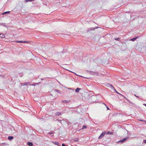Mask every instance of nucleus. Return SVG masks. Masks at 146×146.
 Segmentation results:
<instances>
[{"label": "nucleus", "instance_id": "nucleus-1", "mask_svg": "<svg viewBox=\"0 0 146 146\" xmlns=\"http://www.w3.org/2000/svg\"><path fill=\"white\" fill-rule=\"evenodd\" d=\"M110 86H111V87L112 88H113L115 91L118 94H120L121 96L123 97H124L127 101L128 102L130 103V104H132V102H131L130 101H129V100L127 98H126L125 96H123V95H122V94H119L118 92L115 89V88L114 87L111 85H110Z\"/></svg>", "mask_w": 146, "mask_h": 146}, {"label": "nucleus", "instance_id": "nucleus-2", "mask_svg": "<svg viewBox=\"0 0 146 146\" xmlns=\"http://www.w3.org/2000/svg\"><path fill=\"white\" fill-rule=\"evenodd\" d=\"M106 133V132L105 131L103 132L101 134L100 136L99 137L98 139H102V137H104Z\"/></svg>", "mask_w": 146, "mask_h": 146}, {"label": "nucleus", "instance_id": "nucleus-3", "mask_svg": "<svg viewBox=\"0 0 146 146\" xmlns=\"http://www.w3.org/2000/svg\"><path fill=\"white\" fill-rule=\"evenodd\" d=\"M129 138L128 137H127L126 138H123L122 140H121L120 141H119L118 142V143H122L123 142L125 141L127 139H128Z\"/></svg>", "mask_w": 146, "mask_h": 146}, {"label": "nucleus", "instance_id": "nucleus-4", "mask_svg": "<svg viewBox=\"0 0 146 146\" xmlns=\"http://www.w3.org/2000/svg\"><path fill=\"white\" fill-rule=\"evenodd\" d=\"M90 74H91L92 75H98V72H90Z\"/></svg>", "mask_w": 146, "mask_h": 146}, {"label": "nucleus", "instance_id": "nucleus-5", "mask_svg": "<svg viewBox=\"0 0 146 146\" xmlns=\"http://www.w3.org/2000/svg\"><path fill=\"white\" fill-rule=\"evenodd\" d=\"M29 84H30L29 82H27L25 83H21V85L22 86H25V85L27 86L28 85H29Z\"/></svg>", "mask_w": 146, "mask_h": 146}, {"label": "nucleus", "instance_id": "nucleus-6", "mask_svg": "<svg viewBox=\"0 0 146 146\" xmlns=\"http://www.w3.org/2000/svg\"><path fill=\"white\" fill-rule=\"evenodd\" d=\"M15 42L17 43H27V42L25 41H16Z\"/></svg>", "mask_w": 146, "mask_h": 146}, {"label": "nucleus", "instance_id": "nucleus-7", "mask_svg": "<svg viewBox=\"0 0 146 146\" xmlns=\"http://www.w3.org/2000/svg\"><path fill=\"white\" fill-rule=\"evenodd\" d=\"M53 143H54V144L56 145H57L58 146H60V144L59 145V144L58 142L57 141H55V142H53Z\"/></svg>", "mask_w": 146, "mask_h": 146}, {"label": "nucleus", "instance_id": "nucleus-8", "mask_svg": "<svg viewBox=\"0 0 146 146\" xmlns=\"http://www.w3.org/2000/svg\"><path fill=\"white\" fill-rule=\"evenodd\" d=\"M8 139L9 140H12L14 139V137L12 136H9L8 137Z\"/></svg>", "mask_w": 146, "mask_h": 146}, {"label": "nucleus", "instance_id": "nucleus-9", "mask_svg": "<svg viewBox=\"0 0 146 146\" xmlns=\"http://www.w3.org/2000/svg\"><path fill=\"white\" fill-rule=\"evenodd\" d=\"M70 100H62V103H67L70 102Z\"/></svg>", "mask_w": 146, "mask_h": 146}, {"label": "nucleus", "instance_id": "nucleus-10", "mask_svg": "<svg viewBox=\"0 0 146 146\" xmlns=\"http://www.w3.org/2000/svg\"><path fill=\"white\" fill-rule=\"evenodd\" d=\"M27 145L29 146H33V144L31 142H28L27 143Z\"/></svg>", "mask_w": 146, "mask_h": 146}, {"label": "nucleus", "instance_id": "nucleus-11", "mask_svg": "<svg viewBox=\"0 0 146 146\" xmlns=\"http://www.w3.org/2000/svg\"><path fill=\"white\" fill-rule=\"evenodd\" d=\"M138 37H135L134 38H131V40L132 41H134L135 40H136L137 38Z\"/></svg>", "mask_w": 146, "mask_h": 146}, {"label": "nucleus", "instance_id": "nucleus-12", "mask_svg": "<svg viewBox=\"0 0 146 146\" xmlns=\"http://www.w3.org/2000/svg\"><path fill=\"white\" fill-rule=\"evenodd\" d=\"M80 89V88H77L75 90V92L76 93H78L79 92V90Z\"/></svg>", "mask_w": 146, "mask_h": 146}, {"label": "nucleus", "instance_id": "nucleus-13", "mask_svg": "<svg viewBox=\"0 0 146 146\" xmlns=\"http://www.w3.org/2000/svg\"><path fill=\"white\" fill-rule=\"evenodd\" d=\"M61 115V113L60 112H58L56 113V116H59L60 115Z\"/></svg>", "mask_w": 146, "mask_h": 146}, {"label": "nucleus", "instance_id": "nucleus-14", "mask_svg": "<svg viewBox=\"0 0 146 146\" xmlns=\"http://www.w3.org/2000/svg\"><path fill=\"white\" fill-rule=\"evenodd\" d=\"M10 13V11H6V12H4L2 14V15H4V14H9Z\"/></svg>", "mask_w": 146, "mask_h": 146}, {"label": "nucleus", "instance_id": "nucleus-15", "mask_svg": "<svg viewBox=\"0 0 146 146\" xmlns=\"http://www.w3.org/2000/svg\"><path fill=\"white\" fill-rule=\"evenodd\" d=\"M5 37V36L4 35H3V34H0V37H1L2 38H4Z\"/></svg>", "mask_w": 146, "mask_h": 146}, {"label": "nucleus", "instance_id": "nucleus-16", "mask_svg": "<svg viewBox=\"0 0 146 146\" xmlns=\"http://www.w3.org/2000/svg\"><path fill=\"white\" fill-rule=\"evenodd\" d=\"M72 72V73H74V74H75L76 75V76H80V77H83V78H84V77H83V76H80V75H78V74H76V73H74V72Z\"/></svg>", "mask_w": 146, "mask_h": 146}, {"label": "nucleus", "instance_id": "nucleus-17", "mask_svg": "<svg viewBox=\"0 0 146 146\" xmlns=\"http://www.w3.org/2000/svg\"><path fill=\"white\" fill-rule=\"evenodd\" d=\"M19 76L20 77H22V76H23V74L22 73H20L19 74Z\"/></svg>", "mask_w": 146, "mask_h": 146}, {"label": "nucleus", "instance_id": "nucleus-18", "mask_svg": "<svg viewBox=\"0 0 146 146\" xmlns=\"http://www.w3.org/2000/svg\"><path fill=\"white\" fill-rule=\"evenodd\" d=\"M87 127V126H85V125H84L83 126L82 128V129H86V128Z\"/></svg>", "mask_w": 146, "mask_h": 146}, {"label": "nucleus", "instance_id": "nucleus-19", "mask_svg": "<svg viewBox=\"0 0 146 146\" xmlns=\"http://www.w3.org/2000/svg\"><path fill=\"white\" fill-rule=\"evenodd\" d=\"M114 39L115 40L119 41L120 40V38H114Z\"/></svg>", "mask_w": 146, "mask_h": 146}, {"label": "nucleus", "instance_id": "nucleus-20", "mask_svg": "<svg viewBox=\"0 0 146 146\" xmlns=\"http://www.w3.org/2000/svg\"><path fill=\"white\" fill-rule=\"evenodd\" d=\"M33 1H34V0H25V1L26 2H28L29 1L31 2Z\"/></svg>", "mask_w": 146, "mask_h": 146}, {"label": "nucleus", "instance_id": "nucleus-21", "mask_svg": "<svg viewBox=\"0 0 146 146\" xmlns=\"http://www.w3.org/2000/svg\"><path fill=\"white\" fill-rule=\"evenodd\" d=\"M53 134V133L52 132H50L48 133V134L49 135H51Z\"/></svg>", "mask_w": 146, "mask_h": 146}, {"label": "nucleus", "instance_id": "nucleus-22", "mask_svg": "<svg viewBox=\"0 0 146 146\" xmlns=\"http://www.w3.org/2000/svg\"><path fill=\"white\" fill-rule=\"evenodd\" d=\"M56 92H57L58 93H60V91L57 90H55Z\"/></svg>", "mask_w": 146, "mask_h": 146}, {"label": "nucleus", "instance_id": "nucleus-23", "mask_svg": "<svg viewBox=\"0 0 146 146\" xmlns=\"http://www.w3.org/2000/svg\"><path fill=\"white\" fill-rule=\"evenodd\" d=\"M74 141H78V139L76 138L74 139Z\"/></svg>", "mask_w": 146, "mask_h": 146}, {"label": "nucleus", "instance_id": "nucleus-24", "mask_svg": "<svg viewBox=\"0 0 146 146\" xmlns=\"http://www.w3.org/2000/svg\"><path fill=\"white\" fill-rule=\"evenodd\" d=\"M0 25H3V26H5V23H1V24H0Z\"/></svg>", "mask_w": 146, "mask_h": 146}, {"label": "nucleus", "instance_id": "nucleus-25", "mask_svg": "<svg viewBox=\"0 0 146 146\" xmlns=\"http://www.w3.org/2000/svg\"><path fill=\"white\" fill-rule=\"evenodd\" d=\"M62 146H68L66 145H65V144H64V143H63L62 144Z\"/></svg>", "mask_w": 146, "mask_h": 146}, {"label": "nucleus", "instance_id": "nucleus-26", "mask_svg": "<svg viewBox=\"0 0 146 146\" xmlns=\"http://www.w3.org/2000/svg\"><path fill=\"white\" fill-rule=\"evenodd\" d=\"M104 104L106 106V107L107 108V110H109L110 109L105 104Z\"/></svg>", "mask_w": 146, "mask_h": 146}, {"label": "nucleus", "instance_id": "nucleus-27", "mask_svg": "<svg viewBox=\"0 0 146 146\" xmlns=\"http://www.w3.org/2000/svg\"><path fill=\"white\" fill-rule=\"evenodd\" d=\"M144 142L145 143H146V139L145 140H144Z\"/></svg>", "mask_w": 146, "mask_h": 146}, {"label": "nucleus", "instance_id": "nucleus-28", "mask_svg": "<svg viewBox=\"0 0 146 146\" xmlns=\"http://www.w3.org/2000/svg\"><path fill=\"white\" fill-rule=\"evenodd\" d=\"M58 121H59V122L61 123V120L58 119Z\"/></svg>", "mask_w": 146, "mask_h": 146}, {"label": "nucleus", "instance_id": "nucleus-29", "mask_svg": "<svg viewBox=\"0 0 146 146\" xmlns=\"http://www.w3.org/2000/svg\"><path fill=\"white\" fill-rule=\"evenodd\" d=\"M137 98H139V97L138 96H137L135 94L134 95Z\"/></svg>", "mask_w": 146, "mask_h": 146}, {"label": "nucleus", "instance_id": "nucleus-30", "mask_svg": "<svg viewBox=\"0 0 146 146\" xmlns=\"http://www.w3.org/2000/svg\"><path fill=\"white\" fill-rule=\"evenodd\" d=\"M108 134H111V132H108L107 133Z\"/></svg>", "mask_w": 146, "mask_h": 146}, {"label": "nucleus", "instance_id": "nucleus-31", "mask_svg": "<svg viewBox=\"0 0 146 146\" xmlns=\"http://www.w3.org/2000/svg\"><path fill=\"white\" fill-rule=\"evenodd\" d=\"M139 120V121H144V120H142V119H140V120Z\"/></svg>", "mask_w": 146, "mask_h": 146}, {"label": "nucleus", "instance_id": "nucleus-32", "mask_svg": "<svg viewBox=\"0 0 146 146\" xmlns=\"http://www.w3.org/2000/svg\"><path fill=\"white\" fill-rule=\"evenodd\" d=\"M144 105L146 106V104H144Z\"/></svg>", "mask_w": 146, "mask_h": 146}, {"label": "nucleus", "instance_id": "nucleus-33", "mask_svg": "<svg viewBox=\"0 0 146 146\" xmlns=\"http://www.w3.org/2000/svg\"><path fill=\"white\" fill-rule=\"evenodd\" d=\"M1 76L3 77V76L2 75H0V76Z\"/></svg>", "mask_w": 146, "mask_h": 146}]
</instances>
